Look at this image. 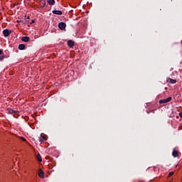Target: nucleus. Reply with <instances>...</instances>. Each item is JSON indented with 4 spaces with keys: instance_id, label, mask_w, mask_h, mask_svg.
Listing matches in <instances>:
<instances>
[{
    "instance_id": "1",
    "label": "nucleus",
    "mask_w": 182,
    "mask_h": 182,
    "mask_svg": "<svg viewBox=\"0 0 182 182\" xmlns=\"http://www.w3.org/2000/svg\"><path fill=\"white\" fill-rule=\"evenodd\" d=\"M58 28L61 30V31H65L66 29V23L64 22H60L58 23Z\"/></svg>"
},
{
    "instance_id": "2",
    "label": "nucleus",
    "mask_w": 182,
    "mask_h": 182,
    "mask_svg": "<svg viewBox=\"0 0 182 182\" xmlns=\"http://www.w3.org/2000/svg\"><path fill=\"white\" fill-rule=\"evenodd\" d=\"M171 99H172L171 97H168L166 99L159 100V103L160 105H163L164 103H168V102H171Z\"/></svg>"
},
{
    "instance_id": "3",
    "label": "nucleus",
    "mask_w": 182,
    "mask_h": 182,
    "mask_svg": "<svg viewBox=\"0 0 182 182\" xmlns=\"http://www.w3.org/2000/svg\"><path fill=\"white\" fill-rule=\"evenodd\" d=\"M6 113H8L9 114H15L16 113H19V112L18 110H14L11 108H9L6 109Z\"/></svg>"
},
{
    "instance_id": "4",
    "label": "nucleus",
    "mask_w": 182,
    "mask_h": 182,
    "mask_svg": "<svg viewBox=\"0 0 182 182\" xmlns=\"http://www.w3.org/2000/svg\"><path fill=\"white\" fill-rule=\"evenodd\" d=\"M11 33H12V31H9V29H5L3 31V34L5 38H8Z\"/></svg>"
},
{
    "instance_id": "5",
    "label": "nucleus",
    "mask_w": 182,
    "mask_h": 182,
    "mask_svg": "<svg viewBox=\"0 0 182 182\" xmlns=\"http://www.w3.org/2000/svg\"><path fill=\"white\" fill-rule=\"evenodd\" d=\"M38 176L41 177V178H43L45 177V172H43L42 168H40L38 171Z\"/></svg>"
},
{
    "instance_id": "6",
    "label": "nucleus",
    "mask_w": 182,
    "mask_h": 182,
    "mask_svg": "<svg viewBox=\"0 0 182 182\" xmlns=\"http://www.w3.org/2000/svg\"><path fill=\"white\" fill-rule=\"evenodd\" d=\"M68 46L70 47V48H73L75 46V41H72V40H69L68 41Z\"/></svg>"
},
{
    "instance_id": "7",
    "label": "nucleus",
    "mask_w": 182,
    "mask_h": 182,
    "mask_svg": "<svg viewBox=\"0 0 182 182\" xmlns=\"http://www.w3.org/2000/svg\"><path fill=\"white\" fill-rule=\"evenodd\" d=\"M52 12H53V14H54V15H63V13L60 10H53Z\"/></svg>"
},
{
    "instance_id": "8",
    "label": "nucleus",
    "mask_w": 182,
    "mask_h": 182,
    "mask_svg": "<svg viewBox=\"0 0 182 182\" xmlns=\"http://www.w3.org/2000/svg\"><path fill=\"white\" fill-rule=\"evenodd\" d=\"M167 82L169 83H172V85H174V83H177V80H173L170 77L167 78Z\"/></svg>"
},
{
    "instance_id": "9",
    "label": "nucleus",
    "mask_w": 182,
    "mask_h": 182,
    "mask_svg": "<svg viewBox=\"0 0 182 182\" xmlns=\"http://www.w3.org/2000/svg\"><path fill=\"white\" fill-rule=\"evenodd\" d=\"M172 156H173V157H178V151H177V150H176V149H174L172 152Z\"/></svg>"
},
{
    "instance_id": "10",
    "label": "nucleus",
    "mask_w": 182,
    "mask_h": 182,
    "mask_svg": "<svg viewBox=\"0 0 182 182\" xmlns=\"http://www.w3.org/2000/svg\"><path fill=\"white\" fill-rule=\"evenodd\" d=\"M21 41L23 42H29V41H31V38L28 36H23L21 38Z\"/></svg>"
},
{
    "instance_id": "11",
    "label": "nucleus",
    "mask_w": 182,
    "mask_h": 182,
    "mask_svg": "<svg viewBox=\"0 0 182 182\" xmlns=\"http://www.w3.org/2000/svg\"><path fill=\"white\" fill-rule=\"evenodd\" d=\"M26 48V47L25 44H20V45H18L19 50H25Z\"/></svg>"
},
{
    "instance_id": "12",
    "label": "nucleus",
    "mask_w": 182,
    "mask_h": 182,
    "mask_svg": "<svg viewBox=\"0 0 182 182\" xmlns=\"http://www.w3.org/2000/svg\"><path fill=\"white\" fill-rule=\"evenodd\" d=\"M41 3L42 4L41 8L43 9L45 6H46V0H41Z\"/></svg>"
},
{
    "instance_id": "13",
    "label": "nucleus",
    "mask_w": 182,
    "mask_h": 182,
    "mask_svg": "<svg viewBox=\"0 0 182 182\" xmlns=\"http://www.w3.org/2000/svg\"><path fill=\"white\" fill-rule=\"evenodd\" d=\"M46 140V137H45V136H42V135H41L40 136H39V141L41 142V143H43V141H45Z\"/></svg>"
},
{
    "instance_id": "14",
    "label": "nucleus",
    "mask_w": 182,
    "mask_h": 182,
    "mask_svg": "<svg viewBox=\"0 0 182 182\" xmlns=\"http://www.w3.org/2000/svg\"><path fill=\"white\" fill-rule=\"evenodd\" d=\"M47 1L51 6L55 5V0H47Z\"/></svg>"
},
{
    "instance_id": "15",
    "label": "nucleus",
    "mask_w": 182,
    "mask_h": 182,
    "mask_svg": "<svg viewBox=\"0 0 182 182\" xmlns=\"http://www.w3.org/2000/svg\"><path fill=\"white\" fill-rule=\"evenodd\" d=\"M37 160H38V161H39L40 163L42 161V156H41V154H37Z\"/></svg>"
},
{
    "instance_id": "16",
    "label": "nucleus",
    "mask_w": 182,
    "mask_h": 182,
    "mask_svg": "<svg viewBox=\"0 0 182 182\" xmlns=\"http://www.w3.org/2000/svg\"><path fill=\"white\" fill-rule=\"evenodd\" d=\"M21 119H24V120H28L29 119V117H26V116H23V115H22L21 117Z\"/></svg>"
},
{
    "instance_id": "17",
    "label": "nucleus",
    "mask_w": 182,
    "mask_h": 182,
    "mask_svg": "<svg viewBox=\"0 0 182 182\" xmlns=\"http://www.w3.org/2000/svg\"><path fill=\"white\" fill-rule=\"evenodd\" d=\"M173 174H174V172L171 171V172L168 173V177H171V176H173Z\"/></svg>"
},
{
    "instance_id": "18",
    "label": "nucleus",
    "mask_w": 182,
    "mask_h": 182,
    "mask_svg": "<svg viewBox=\"0 0 182 182\" xmlns=\"http://www.w3.org/2000/svg\"><path fill=\"white\" fill-rule=\"evenodd\" d=\"M5 59V55L0 56V60H4Z\"/></svg>"
},
{
    "instance_id": "19",
    "label": "nucleus",
    "mask_w": 182,
    "mask_h": 182,
    "mask_svg": "<svg viewBox=\"0 0 182 182\" xmlns=\"http://www.w3.org/2000/svg\"><path fill=\"white\" fill-rule=\"evenodd\" d=\"M21 139L23 141H26V139H25V137L21 136Z\"/></svg>"
},
{
    "instance_id": "20",
    "label": "nucleus",
    "mask_w": 182,
    "mask_h": 182,
    "mask_svg": "<svg viewBox=\"0 0 182 182\" xmlns=\"http://www.w3.org/2000/svg\"><path fill=\"white\" fill-rule=\"evenodd\" d=\"M30 23H31V25H32V23H35V20H32Z\"/></svg>"
},
{
    "instance_id": "21",
    "label": "nucleus",
    "mask_w": 182,
    "mask_h": 182,
    "mask_svg": "<svg viewBox=\"0 0 182 182\" xmlns=\"http://www.w3.org/2000/svg\"><path fill=\"white\" fill-rule=\"evenodd\" d=\"M2 53H4V51H2V50H0V55H1Z\"/></svg>"
},
{
    "instance_id": "22",
    "label": "nucleus",
    "mask_w": 182,
    "mask_h": 182,
    "mask_svg": "<svg viewBox=\"0 0 182 182\" xmlns=\"http://www.w3.org/2000/svg\"><path fill=\"white\" fill-rule=\"evenodd\" d=\"M14 117H15L16 119H18V117H16L15 114L13 115Z\"/></svg>"
},
{
    "instance_id": "23",
    "label": "nucleus",
    "mask_w": 182,
    "mask_h": 182,
    "mask_svg": "<svg viewBox=\"0 0 182 182\" xmlns=\"http://www.w3.org/2000/svg\"><path fill=\"white\" fill-rule=\"evenodd\" d=\"M31 18L29 17V16H27V19H30Z\"/></svg>"
},
{
    "instance_id": "24",
    "label": "nucleus",
    "mask_w": 182,
    "mask_h": 182,
    "mask_svg": "<svg viewBox=\"0 0 182 182\" xmlns=\"http://www.w3.org/2000/svg\"><path fill=\"white\" fill-rule=\"evenodd\" d=\"M180 117L182 118V114H179Z\"/></svg>"
},
{
    "instance_id": "25",
    "label": "nucleus",
    "mask_w": 182,
    "mask_h": 182,
    "mask_svg": "<svg viewBox=\"0 0 182 182\" xmlns=\"http://www.w3.org/2000/svg\"><path fill=\"white\" fill-rule=\"evenodd\" d=\"M178 114H182V112H179Z\"/></svg>"
},
{
    "instance_id": "26",
    "label": "nucleus",
    "mask_w": 182,
    "mask_h": 182,
    "mask_svg": "<svg viewBox=\"0 0 182 182\" xmlns=\"http://www.w3.org/2000/svg\"><path fill=\"white\" fill-rule=\"evenodd\" d=\"M152 113H154V110H152Z\"/></svg>"
},
{
    "instance_id": "27",
    "label": "nucleus",
    "mask_w": 182,
    "mask_h": 182,
    "mask_svg": "<svg viewBox=\"0 0 182 182\" xmlns=\"http://www.w3.org/2000/svg\"><path fill=\"white\" fill-rule=\"evenodd\" d=\"M16 5H19V3H18L17 4H16Z\"/></svg>"
}]
</instances>
